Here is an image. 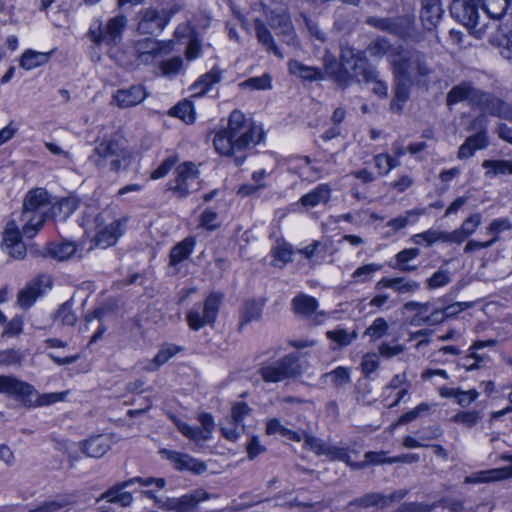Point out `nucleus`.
Masks as SVG:
<instances>
[{
	"instance_id": "1",
	"label": "nucleus",
	"mask_w": 512,
	"mask_h": 512,
	"mask_svg": "<svg viewBox=\"0 0 512 512\" xmlns=\"http://www.w3.org/2000/svg\"><path fill=\"white\" fill-rule=\"evenodd\" d=\"M261 139V129L242 112L234 110L229 116L227 128L215 135L213 143L220 155L234 157L235 163L240 165L244 161L245 151Z\"/></svg>"
},
{
	"instance_id": "2",
	"label": "nucleus",
	"mask_w": 512,
	"mask_h": 512,
	"mask_svg": "<svg viewBox=\"0 0 512 512\" xmlns=\"http://www.w3.org/2000/svg\"><path fill=\"white\" fill-rule=\"evenodd\" d=\"M393 42L385 38L379 39L375 44L369 47L371 55H387L393 66L394 75L399 79H405L410 82L420 77H426L432 69L426 64L424 57L419 52H411L403 49L400 44L401 38L395 34Z\"/></svg>"
},
{
	"instance_id": "3",
	"label": "nucleus",
	"mask_w": 512,
	"mask_h": 512,
	"mask_svg": "<svg viewBox=\"0 0 512 512\" xmlns=\"http://www.w3.org/2000/svg\"><path fill=\"white\" fill-rule=\"evenodd\" d=\"M340 59V64L334 60H325L326 72L340 86H347L351 79L366 83L375 79V70L368 65L365 55L361 51L343 46Z\"/></svg>"
},
{
	"instance_id": "4",
	"label": "nucleus",
	"mask_w": 512,
	"mask_h": 512,
	"mask_svg": "<svg viewBox=\"0 0 512 512\" xmlns=\"http://www.w3.org/2000/svg\"><path fill=\"white\" fill-rule=\"evenodd\" d=\"M131 158L132 153L127 140L120 133H114L98 139L88 159L98 169L109 168L111 171L118 172L130 165Z\"/></svg>"
},
{
	"instance_id": "5",
	"label": "nucleus",
	"mask_w": 512,
	"mask_h": 512,
	"mask_svg": "<svg viewBox=\"0 0 512 512\" xmlns=\"http://www.w3.org/2000/svg\"><path fill=\"white\" fill-rule=\"evenodd\" d=\"M0 393L14 397L28 408L48 406L63 401L66 396V393L40 394L31 384L7 375H0Z\"/></svg>"
},
{
	"instance_id": "6",
	"label": "nucleus",
	"mask_w": 512,
	"mask_h": 512,
	"mask_svg": "<svg viewBox=\"0 0 512 512\" xmlns=\"http://www.w3.org/2000/svg\"><path fill=\"white\" fill-rule=\"evenodd\" d=\"M257 373L265 383L272 384L298 377L302 373V367L299 356L296 353H290L282 358L263 362Z\"/></svg>"
},
{
	"instance_id": "7",
	"label": "nucleus",
	"mask_w": 512,
	"mask_h": 512,
	"mask_svg": "<svg viewBox=\"0 0 512 512\" xmlns=\"http://www.w3.org/2000/svg\"><path fill=\"white\" fill-rule=\"evenodd\" d=\"M93 224L95 245L105 249L116 244L123 235L126 219L117 218L111 210L105 209L97 214Z\"/></svg>"
},
{
	"instance_id": "8",
	"label": "nucleus",
	"mask_w": 512,
	"mask_h": 512,
	"mask_svg": "<svg viewBox=\"0 0 512 512\" xmlns=\"http://www.w3.org/2000/svg\"><path fill=\"white\" fill-rule=\"evenodd\" d=\"M200 189L199 170L192 162H184L175 171V178L167 183L166 191L177 198Z\"/></svg>"
},
{
	"instance_id": "9",
	"label": "nucleus",
	"mask_w": 512,
	"mask_h": 512,
	"mask_svg": "<svg viewBox=\"0 0 512 512\" xmlns=\"http://www.w3.org/2000/svg\"><path fill=\"white\" fill-rule=\"evenodd\" d=\"M222 298V294L211 293L202 307L195 306L190 309L186 315L189 327L193 330H199L206 325H212L218 316Z\"/></svg>"
},
{
	"instance_id": "10",
	"label": "nucleus",
	"mask_w": 512,
	"mask_h": 512,
	"mask_svg": "<svg viewBox=\"0 0 512 512\" xmlns=\"http://www.w3.org/2000/svg\"><path fill=\"white\" fill-rule=\"evenodd\" d=\"M134 483H139L141 486L144 487L151 485H154L157 489L160 487V479L152 477H135L111 487L109 490L103 493L100 496V498L97 499V502H99L102 499H107L108 502L118 503L122 507L130 506L133 501L132 494L123 490Z\"/></svg>"
},
{
	"instance_id": "11",
	"label": "nucleus",
	"mask_w": 512,
	"mask_h": 512,
	"mask_svg": "<svg viewBox=\"0 0 512 512\" xmlns=\"http://www.w3.org/2000/svg\"><path fill=\"white\" fill-rule=\"evenodd\" d=\"M179 431L188 439L195 442H205L211 439L215 427L214 418L210 413H201L198 416L200 427H191L187 423L179 420L176 416L168 414Z\"/></svg>"
},
{
	"instance_id": "12",
	"label": "nucleus",
	"mask_w": 512,
	"mask_h": 512,
	"mask_svg": "<svg viewBox=\"0 0 512 512\" xmlns=\"http://www.w3.org/2000/svg\"><path fill=\"white\" fill-rule=\"evenodd\" d=\"M471 130L479 129V131L468 137L465 142L460 146L458 151L459 159H466L471 157L476 150L485 149L488 144L487 125L485 117L480 115L476 117L470 125Z\"/></svg>"
},
{
	"instance_id": "13",
	"label": "nucleus",
	"mask_w": 512,
	"mask_h": 512,
	"mask_svg": "<svg viewBox=\"0 0 512 512\" xmlns=\"http://www.w3.org/2000/svg\"><path fill=\"white\" fill-rule=\"evenodd\" d=\"M2 250L13 259H23L26 256V244L22 241L19 226L15 220L7 222L2 232Z\"/></svg>"
},
{
	"instance_id": "14",
	"label": "nucleus",
	"mask_w": 512,
	"mask_h": 512,
	"mask_svg": "<svg viewBox=\"0 0 512 512\" xmlns=\"http://www.w3.org/2000/svg\"><path fill=\"white\" fill-rule=\"evenodd\" d=\"M51 285L52 279L49 275L41 274L37 276L19 291L17 304L22 309L30 308L47 289L51 288Z\"/></svg>"
},
{
	"instance_id": "15",
	"label": "nucleus",
	"mask_w": 512,
	"mask_h": 512,
	"mask_svg": "<svg viewBox=\"0 0 512 512\" xmlns=\"http://www.w3.org/2000/svg\"><path fill=\"white\" fill-rule=\"evenodd\" d=\"M162 455H165L166 459L176 470L190 471L193 474H202L207 470L204 462L188 454L162 449Z\"/></svg>"
},
{
	"instance_id": "16",
	"label": "nucleus",
	"mask_w": 512,
	"mask_h": 512,
	"mask_svg": "<svg viewBox=\"0 0 512 512\" xmlns=\"http://www.w3.org/2000/svg\"><path fill=\"white\" fill-rule=\"evenodd\" d=\"M147 96L148 92L144 86L133 85L117 90L112 96L111 104L120 109L130 108L140 104Z\"/></svg>"
},
{
	"instance_id": "17",
	"label": "nucleus",
	"mask_w": 512,
	"mask_h": 512,
	"mask_svg": "<svg viewBox=\"0 0 512 512\" xmlns=\"http://www.w3.org/2000/svg\"><path fill=\"white\" fill-rule=\"evenodd\" d=\"M209 498L210 495L208 492L203 489H197L179 498H168L164 503H162V508L175 510L177 512H185L199 502Z\"/></svg>"
},
{
	"instance_id": "18",
	"label": "nucleus",
	"mask_w": 512,
	"mask_h": 512,
	"mask_svg": "<svg viewBox=\"0 0 512 512\" xmlns=\"http://www.w3.org/2000/svg\"><path fill=\"white\" fill-rule=\"evenodd\" d=\"M265 14L270 29H290V17L284 3L271 1L265 5Z\"/></svg>"
},
{
	"instance_id": "19",
	"label": "nucleus",
	"mask_w": 512,
	"mask_h": 512,
	"mask_svg": "<svg viewBox=\"0 0 512 512\" xmlns=\"http://www.w3.org/2000/svg\"><path fill=\"white\" fill-rule=\"evenodd\" d=\"M451 12L455 18L468 29L473 28L477 24L478 13L472 0H454L451 6Z\"/></svg>"
},
{
	"instance_id": "20",
	"label": "nucleus",
	"mask_w": 512,
	"mask_h": 512,
	"mask_svg": "<svg viewBox=\"0 0 512 512\" xmlns=\"http://www.w3.org/2000/svg\"><path fill=\"white\" fill-rule=\"evenodd\" d=\"M480 89L475 88L470 82H462L454 86L447 94L446 103L448 106L455 105L458 102L467 100L475 106Z\"/></svg>"
},
{
	"instance_id": "21",
	"label": "nucleus",
	"mask_w": 512,
	"mask_h": 512,
	"mask_svg": "<svg viewBox=\"0 0 512 512\" xmlns=\"http://www.w3.org/2000/svg\"><path fill=\"white\" fill-rule=\"evenodd\" d=\"M422 9L420 18L423 26L428 31L437 28L441 20L443 10L441 8L440 0H421Z\"/></svg>"
},
{
	"instance_id": "22",
	"label": "nucleus",
	"mask_w": 512,
	"mask_h": 512,
	"mask_svg": "<svg viewBox=\"0 0 512 512\" xmlns=\"http://www.w3.org/2000/svg\"><path fill=\"white\" fill-rule=\"evenodd\" d=\"M512 477V465L502 468L490 469L477 472L465 477L464 482L468 484L489 483Z\"/></svg>"
},
{
	"instance_id": "23",
	"label": "nucleus",
	"mask_w": 512,
	"mask_h": 512,
	"mask_svg": "<svg viewBox=\"0 0 512 512\" xmlns=\"http://www.w3.org/2000/svg\"><path fill=\"white\" fill-rule=\"evenodd\" d=\"M111 443L109 435H97L82 442L81 449L88 457L99 458L110 450Z\"/></svg>"
},
{
	"instance_id": "24",
	"label": "nucleus",
	"mask_w": 512,
	"mask_h": 512,
	"mask_svg": "<svg viewBox=\"0 0 512 512\" xmlns=\"http://www.w3.org/2000/svg\"><path fill=\"white\" fill-rule=\"evenodd\" d=\"M55 51V47L45 52L27 49L22 53L19 65L24 70H32L37 67L44 66L50 61Z\"/></svg>"
},
{
	"instance_id": "25",
	"label": "nucleus",
	"mask_w": 512,
	"mask_h": 512,
	"mask_svg": "<svg viewBox=\"0 0 512 512\" xmlns=\"http://www.w3.org/2000/svg\"><path fill=\"white\" fill-rule=\"evenodd\" d=\"M49 205L50 197L48 192L43 188H37L31 190L26 195L23 208L35 212H44V215L46 216V211Z\"/></svg>"
},
{
	"instance_id": "26",
	"label": "nucleus",
	"mask_w": 512,
	"mask_h": 512,
	"mask_svg": "<svg viewBox=\"0 0 512 512\" xmlns=\"http://www.w3.org/2000/svg\"><path fill=\"white\" fill-rule=\"evenodd\" d=\"M46 216L44 212H35L23 208L21 221L23 222L22 233L28 238H32L42 228Z\"/></svg>"
},
{
	"instance_id": "27",
	"label": "nucleus",
	"mask_w": 512,
	"mask_h": 512,
	"mask_svg": "<svg viewBox=\"0 0 512 512\" xmlns=\"http://www.w3.org/2000/svg\"><path fill=\"white\" fill-rule=\"evenodd\" d=\"M331 187L328 184H320L309 193L300 198L304 207L313 208L319 204H327L331 198Z\"/></svg>"
},
{
	"instance_id": "28",
	"label": "nucleus",
	"mask_w": 512,
	"mask_h": 512,
	"mask_svg": "<svg viewBox=\"0 0 512 512\" xmlns=\"http://www.w3.org/2000/svg\"><path fill=\"white\" fill-rule=\"evenodd\" d=\"M192 238H186L177 244L170 253L169 269L171 273L175 274L179 271L178 265L188 258L194 246Z\"/></svg>"
},
{
	"instance_id": "29",
	"label": "nucleus",
	"mask_w": 512,
	"mask_h": 512,
	"mask_svg": "<svg viewBox=\"0 0 512 512\" xmlns=\"http://www.w3.org/2000/svg\"><path fill=\"white\" fill-rule=\"evenodd\" d=\"M221 70L217 67L212 68L209 72L202 75L192 86V96H202L211 89L214 84L221 80Z\"/></svg>"
},
{
	"instance_id": "30",
	"label": "nucleus",
	"mask_w": 512,
	"mask_h": 512,
	"mask_svg": "<svg viewBox=\"0 0 512 512\" xmlns=\"http://www.w3.org/2000/svg\"><path fill=\"white\" fill-rule=\"evenodd\" d=\"M135 50L141 63L150 64L158 56L160 45L157 41L146 38L136 44Z\"/></svg>"
},
{
	"instance_id": "31",
	"label": "nucleus",
	"mask_w": 512,
	"mask_h": 512,
	"mask_svg": "<svg viewBox=\"0 0 512 512\" xmlns=\"http://www.w3.org/2000/svg\"><path fill=\"white\" fill-rule=\"evenodd\" d=\"M410 81L405 79H399L395 77V89H394V97L391 101L390 108L394 112H401L404 106V103L409 98V89L411 86Z\"/></svg>"
},
{
	"instance_id": "32",
	"label": "nucleus",
	"mask_w": 512,
	"mask_h": 512,
	"mask_svg": "<svg viewBox=\"0 0 512 512\" xmlns=\"http://www.w3.org/2000/svg\"><path fill=\"white\" fill-rule=\"evenodd\" d=\"M372 28L377 30H387L389 32H399L408 29L409 21L407 19H388L369 17L366 20Z\"/></svg>"
},
{
	"instance_id": "33",
	"label": "nucleus",
	"mask_w": 512,
	"mask_h": 512,
	"mask_svg": "<svg viewBox=\"0 0 512 512\" xmlns=\"http://www.w3.org/2000/svg\"><path fill=\"white\" fill-rule=\"evenodd\" d=\"M503 100L496 95L481 90L475 106L490 116L497 117Z\"/></svg>"
},
{
	"instance_id": "34",
	"label": "nucleus",
	"mask_w": 512,
	"mask_h": 512,
	"mask_svg": "<svg viewBox=\"0 0 512 512\" xmlns=\"http://www.w3.org/2000/svg\"><path fill=\"white\" fill-rule=\"evenodd\" d=\"M264 305L265 301L263 299L246 301L241 310L240 326L242 327L252 321L259 320Z\"/></svg>"
},
{
	"instance_id": "35",
	"label": "nucleus",
	"mask_w": 512,
	"mask_h": 512,
	"mask_svg": "<svg viewBox=\"0 0 512 512\" xmlns=\"http://www.w3.org/2000/svg\"><path fill=\"white\" fill-rule=\"evenodd\" d=\"M48 254L56 260L65 261L74 255L79 257L82 254H78V248L73 242H60L57 244H50L47 247Z\"/></svg>"
},
{
	"instance_id": "36",
	"label": "nucleus",
	"mask_w": 512,
	"mask_h": 512,
	"mask_svg": "<svg viewBox=\"0 0 512 512\" xmlns=\"http://www.w3.org/2000/svg\"><path fill=\"white\" fill-rule=\"evenodd\" d=\"M292 307L295 314L307 317L316 311L318 302L315 298L302 294L292 300Z\"/></svg>"
},
{
	"instance_id": "37",
	"label": "nucleus",
	"mask_w": 512,
	"mask_h": 512,
	"mask_svg": "<svg viewBox=\"0 0 512 512\" xmlns=\"http://www.w3.org/2000/svg\"><path fill=\"white\" fill-rule=\"evenodd\" d=\"M288 68L292 75L298 76L304 80H318L322 78L318 69L306 66L296 60L289 61Z\"/></svg>"
},
{
	"instance_id": "38",
	"label": "nucleus",
	"mask_w": 512,
	"mask_h": 512,
	"mask_svg": "<svg viewBox=\"0 0 512 512\" xmlns=\"http://www.w3.org/2000/svg\"><path fill=\"white\" fill-rule=\"evenodd\" d=\"M266 433L268 435L281 434L284 437H287L290 440L300 442L302 440V434L300 431H293L288 429L284 425L280 423V421L276 418L270 419L267 423Z\"/></svg>"
},
{
	"instance_id": "39",
	"label": "nucleus",
	"mask_w": 512,
	"mask_h": 512,
	"mask_svg": "<svg viewBox=\"0 0 512 512\" xmlns=\"http://www.w3.org/2000/svg\"><path fill=\"white\" fill-rule=\"evenodd\" d=\"M482 419V415L479 411L476 410H462L458 411L455 415H453L449 421L452 423L460 424L465 428L471 429L475 425H477Z\"/></svg>"
},
{
	"instance_id": "40",
	"label": "nucleus",
	"mask_w": 512,
	"mask_h": 512,
	"mask_svg": "<svg viewBox=\"0 0 512 512\" xmlns=\"http://www.w3.org/2000/svg\"><path fill=\"white\" fill-rule=\"evenodd\" d=\"M425 213L424 209H412L406 211L403 215H399L396 218L390 220L387 226L394 230H400L405 228L410 223L418 221L419 217Z\"/></svg>"
},
{
	"instance_id": "41",
	"label": "nucleus",
	"mask_w": 512,
	"mask_h": 512,
	"mask_svg": "<svg viewBox=\"0 0 512 512\" xmlns=\"http://www.w3.org/2000/svg\"><path fill=\"white\" fill-rule=\"evenodd\" d=\"M74 503L75 501L72 497L65 496L49 502H45L31 512H66Z\"/></svg>"
},
{
	"instance_id": "42",
	"label": "nucleus",
	"mask_w": 512,
	"mask_h": 512,
	"mask_svg": "<svg viewBox=\"0 0 512 512\" xmlns=\"http://www.w3.org/2000/svg\"><path fill=\"white\" fill-rule=\"evenodd\" d=\"M489 41L505 59L512 62V34H493Z\"/></svg>"
},
{
	"instance_id": "43",
	"label": "nucleus",
	"mask_w": 512,
	"mask_h": 512,
	"mask_svg": "<svg viewBox=\"0 0 512 512\" xmlns=\"http://www.w3.org/2000/svg\"><path fill=\"white\" fill-rule=\"evenodd\" d=\"M169 115L190 124L195 120V113L192 103L188 100H183L169 110Z\"/></svg>"
},
{
	"instance_id": "44",
	"label": "nucleus",
	"mask_w": 512,
	"mask_h": 512,
	"mask_svg": "<svg viewBox=\"0 0 512 512\" xmlns=\"http://www.w3.org/2000/svg\"><path fill=\"white\" fill-rule=\"evenodd\" d=\"M78 208V201L73 198H64L52 206L51 211L53 216L61 217L62 219L68 218Z\"/></svg>"
},
{
	"instance_id": "45",
	"label": "nucleus",
	"mask_w": 512,
	"mask_h": 512,
	"mask_svg": "<svg viewBox=\"0 0 512 512\" xmlns=\"http://www.w3.org/2000/svg\"><path fill=\"white\" fill-rule=\"evenodd\" d=\"M331 460H340L351 466L353 469H361L366 466L365 462L353 463L350 461V456L346 448L328 445L326 455Z\"/></svg>"
},
{
	"instance_id": "46",
	"label": "nucleus",
	"mask_w": 512,
	"mask_h": 512,
	"mask_svg": "<svg viewBox=\"0 0 512 512\" xmlns=\"http://www.w3.org/2000/svg\"><path fill=\"white\" fill-rule=\"evenodd\" d=\"M223 437L229 441L235 442L241 436L244 425L235 422L233 419L226 418L220 427Z\"/></svg>"
},
{
	"instance_id": "47",
	"label": "nucleus",
	"mask_w": 512,
	"mask_h": 512,
	"mask_svg": "<svg viewBox=\"0 0 512 512\" xmlns=\"http://www.w3.org/2000/svg\"><path fill=\"white\" fill-rule=\"evenodd\" d=\"M185 72L184 61L180 56H173L162 60V75L174 77Z\"/></svg>"
},
{
	"instance_id": "48",
	"label": "nucleus",
	"mask_w": 512,
	"mask_h": 512,
	"mask_svg": "<svg viewBox=\"0 0 512 512\" xmlns=\"http://www.w3.org/2000/svg\"><path fill=\"white\" fill-rule=\"evenodd\" d=\"M482 6L491 18L500 19L507 11L509 0H482Z\"/></svg>"
},
{
	"instance_id": "49",
	"label": "nucleus",
	"mask_w": 512,
	"mask_h": 512,
	"mask_svg": "<svg viewBox=\"0 0 512 512\" xmlns=\"http://www.w3.org/2000/svg\"><path fill=\"white\" fill-rule=\"evenodd\" d=\"M241 88L250 90H270L272 88L271 75L265 73L258 77H251L239 84Z\"/></svg>"
},
{
	"instance_id": "50",
	"label": "nucleus",
	"mask_w": 512,
	"mask_h": 512,
	"mask_svg": "<svg viewBox=\"0 0 512 512\" xmlns=\"http://www.w3.org/2000/svg\"><path fill=\"white\" fill-rule=\"evenodd\" d=\"M482 166L489 169L486 175L512 174V161L484 160Z\"/></svg>"
},
{
	"instance_id": "51",
	"label": "nucleus",
	"mask_w": 512,
	"mask_h": 512,
	"mask_svg": "<svg viewBox=\"0 0 512 512\" xmlns=\"http://www.w3.org/2000/svg\"><path fill=\"white\" fill-rule=\"evenodd\" d=\"M382 269L381 264L369 263L358 267L351 275L355 282H367L372 275Z\"/></svg>"
},
{
	"instance_id": "52",
	"label": "nucleus",
	"mask_w": 512,
	"mask_h": 512,
	"mask_svg": "<svg viewBox=\"0 0 512 512\" xmlns=\"http://www.w3.org/2000/svg\"><path fill=\"white\" fill-rule=\"evenodd\" d=\"M389 329L388 322L383 317L376 318L372 324L365 330V335L375 341L383 337Z\"/></svg>"
},
{
	"instance_id": "53",
	"label": "nucleus",
	"mask_w": 512,
	"mask_h": 512,
	"mask_svg": "<svg viewBox=\"0 0 512 512\" xmlns=\"http://www.w3.org/2000/svg\"><path fill=\"white\" fill-rule=\"evenodd\" d=\"M304 439V447L313 451L317 455H326L328 444L321 439L308 435L305 431H300Z\"/></svg>"
},
{
	"instance_id": "54",
	"label": "nucleus",
	"mask_w": 512,
	"mask_h": 512,
	"mask_svg": "<svg viewBox=\"0 0 512 512\" xmlns=\"http://www.w3.org/2000/svg\"><path fill=\"white\" fill-rule=\"evenodd\" d=\"M420 254L419 249L417 248H410V249H404L397 253L396 255V261L398 264H401L400 270L402 272H411L416 269V267L405 265L407 262L417 258Z\"/></svg>"
},
{
	"instance_id": "55",
	"label": "nucleus",
	"mask_w": 512,
	"mask_h": 512,
	"mask_svg": "<svg viewBox=\"0 0 512 512\" xmlns=\"http://www.w3.org/2000/svg\"><path fill=\"white\" fill-rule=\"evenodd\" d=\"M324 377L330 378L334 386L341 387L350 382V369L339 366L333 371L326 373Z\"/></svg>"
},
{
	"instance_id": "56",
	"label": "nucleus",
	"mask_w": 512,
	"mask_h": 512,
	"mask_svg": "<svg viewBox=\"0 0 512 512\" xmlns=\"http://www.w3.org/2000/svg\"><path fill=\"white\" fill-rule=\"evenodd\" d=\"M442 235L443 231L429 229L425 232L414 235L412 240L415 244H422L423 242H426L427 245H431L438 241L443 242Z\"/></svg>"
},
{
	"instance_id": "57",
	"label": "nucleus",
	"mask_w": 512,
	"mask_h": 512,
	"mask_svg": "<svg viewBox=\"0 0 512 512\" xmlns=\"http://www.w3.org/2000/svg\"><path fill=\"white\" fill-rule=\"evenodd\" d=\"M23 358L24 355L19 349H6L0 351V365L3 366L19 364Z\"/></svg>"
},
{
	"instance_id": "58",
	"label": "nucleus",
	"mask_w": 512,
	"mask_h": 512,
	"mask_svg": "<svg viewBox=\"0 0 512 512\" xmlns=\"http://www.w3.org/2000/svg\"><path fill=\"white\" fill-rule=\"evenodd\" d=\"M451 281L450 274L447 270H438L428 280L427 287L436 289L447 285Z\"/></svg>"
},
{
	"instance_id": "59",
	"label": "nucleus",
	"mask_w": 512,
	"mask_h": 512,
	"mask_svg": "<svg viewBox=\"0 0 512 512\" xmlns=\"http://www.w3.org/2000/svg\"><path fill=\"white\" fill-rule=\"evenodd\" d=\"M57 318L62 324L68 326H73L77 322V316L72 311V306L68 302L60 306L57 312Z\"/></svg>"
},
{
	"instance_id": "60",
	"label": "nucleus",
	"mask_w": 512,
	"mask_h": 512,
	"mask_svg": "<svg viewBox=\"0 0 512 512\" xmlns=\"http://www.w3.org/2000/svg\"><path fill=\"white\" fill-rule=\"evenodd\" d=\"M252 409L245 402H236L232 405L230 418L242 424L243 420L251 413Z\"/></svg>"
},
{
	"instance_id": "61",
	"label": "nucleus",
	"mask_w": 512,
	"mask_h": 512,
	"mask_svg": "<svg viewBox=\"0 0 512 512\" xmlns=\"http://www.w3.org/2000/svg\"><path fill=\"white\" fill-rule=\"evenodd\" d=\"M382 501H385L384 494L381 493H370L363 497L355 500V504L368 508L372 506H379L382 508Z\"/></svg>"
},
{
	"instance_id": "62",
	"label": "nucleus",
	"mask_w": 512,
	"mask_h": 512,
	"mask_svg": "<svg viewBox=\"0 0 512 512\" xmlns=\"http://www.w3.org/2000/svg\"><path fill=\"white\" fill-rule=\"evenodd\" d=\"M327 337L330 340L338 343L341 346H346L354 340L356 335L355 334L351 335L344 329H338V330L328 331Z\"/></svg>"
},
{
	"instance_id": "63",
	"label": "nucleus",
	"mask_w": 512,
	"mask_h": 512,
	"mask_svg": "<svg viewBox=\"0 0 512 512\" xmlns=\"http://www.w3.org/2000/svg\"><path fill=\"white\" fill-rule=\"evenodd\" d=\"M484 360L485 358L483 356L473 352L462 358L459 362V366L467 371L476 370L481 367V363L484 362Z\"/></svg>"
},
{
	"instance_id": "64",
	"label": "nucleus",
	"mask_w": 512,
	"mask_h": 512,
	"mask_svg": "<svg viewBox=\"0 0 512 512\" xmlns=\"http://www.w3.org/2000/svg\"><path fill=\"white\" fill-rule=\"evenodd\" d=\"M481 224V215L478 213L472 214L469 216L462 225L460 226V229L469 237L472 235L477 228Z\"/></svg>"
}]
</instances>
